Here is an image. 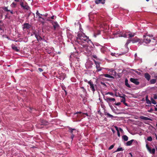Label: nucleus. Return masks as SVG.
<instances>
[{"label": "nucleus", "instance_id": "obj_1", "mask_svg": "<svg viewBox=\"0 0 157 157\" xmlns=\"http://www.w3.org/2000/svg\"><path fill=\"white\" fill-rule=\"evenodd\" d=\"M77 36V41L79 44L82 46L84 51L85 50L87 52H90L89 48H90L89 45L92 44V43L88 37L82 33H79Z\"/></svg>", "mask_w": 157, "mask_h": 157}, {"label": "nucleus", "instance_id": "obj_2", "mask_svg": "<svg viewBox=\"0 0 157 157\" xmlns=\"http://www.w3.org/2000/svg\"><path fill=\"white\" fill-rule=\"evenodd\" d=\"M152 35H144L143 36V39L142 40V41L143 42H144L146 44H148L151 41V37H152Z\"/></svg>", "mask_w": 157, "mask_h": 157}, {"label": "nucleus", "instance_id": "obj_3", "mask_svg": "<svg viewBox=\"0 0 157 157\" xmlns=\"http://www.w3.org/2000/svg\"><path fill=\"white\" fill-rule=\"evenodd\" d=\"M114 35H119V37H123L125 38L127 37V35L125 33H123L120 31V30H117L116 31L114 32L113 33Z\"/></svg>", "mask_w": 157, "mask_h": 157}, {"label": "nucleus", "instance_id": "obj_4", "mask_svg": "<svg viewBox=\"0 0 157 157\" xmlns=\"http://www.w3.org/2000/svg\"><path fill=\"white\" fill-rule=\"evenodd\" d=\"M20 5L22 8L23 9L29 10V7L28 6L27 3L26 2H24L21 0L20 2Z\"/></svg>", "mask_w": 157, "mask_h": 157}, {"label": "nucleus", "instance_id": "obj_5", "mask_svg": "<svg viewBox=\"0 0 157 157\" xmlns=\"http://www.w3.org/2000/svg\"><path fill=\"white\" fill-rule=\"evenodd\" d=\"M31 27V25L28 23H25L23 25L22 29L24 31H26V29H29Z\"/></svg>", "mask_w": 157, "mask_h": 157}, {"label": "nucleus", "instance_id": "obj_6", "mask_svg": "<svg viewBox=\"0 0 157 157\" xmlns=\"http://www.w3.org/2000/svg\"><path fill=\"white\" fill-rule=\"evenodd\" d=\"M87 83L90 85V88H91V90H92L93 92L94 93V92L95 91V89L94 85L93 84V82L90 80V81H88L87 82ZM96 86V85H95V86Z\"/></svg>", "mask_w": 157, "mask_h": 157}, {"label": "nucleus", "instance_id": "obj_7", "mask_svg": "<svg viewBox=\"0 0 157 157\" xmlns=\"http://www.w3.org/2000/svg\"><path fill=\"white\" fill-rule=\"evenodd\" d=\"M51 23L53 25L54 29L55 30H56L59 28V26L56 21H52Z\"/></svg>", "mask_w": 157, "mask_h": 157}, {"label": "nucleus", "instance_id": "obj_8", "mask_svg": "<svg viewBox=\"0 0 157 157\" xmlns=\"http://www.w3.org/2000/svg\"><path fill=\"white\" fill-rule=\"evenodd\" d=\"M131 41L133 43H135L137 42H139L140 43H142V39L138 38L137 37H135L131 40Z\"/></svg>", "mask_w": 157, "mask_h": 157}, {"label": "nucleus", "instance_id": "obj_9", "mask_svg": "<svg viewBox=\"0 0 157 157\" xmlns=\"http://www.w3.org/2000/svg\"><path fill=\"white\" fill-rule=\"evenodd\" d=\"M133 142V144H134L135 145H137V142L136 140H132L130 141H128L126 143V145L127 146H130Z\"/></svg>", "mask_w": 157, "mask_h": 157}, {"label": "nucleus", "instance_id": "obj_10", "mask_svg": "<svg viewBox=\"0 0 157 157\" xmlns=\"http://www.w3.org/2000/svg\"><path fill=\"white\" fill-rule=\"evenodd\" d=\"M130 81L135 84L136 85H138L140 84V82L138 81V79L136 78H131L130 79Z\"/></svg>", "mask_w": 157, "mask_h": 157}, {"label": "nucleus", "instance_id": "obj_11", "mask_svg": "<svg viewBox=\"0 0 157 157\" xmlns=\"http://www.w3.org/2000/svg\"><path fill=\"white\" fill-rule=\"evenodd\" d=\"M95 63L96 65V68L97 69V71L98 72L101 71V67H100L99 63H100L98 62H97L95 60H94Z\"/></svg>", "mask_w": 157, "mask_h": 157}, {"label": "nucleus", "instance_id": "obj_12", "mask_svg": "<svg viewBox=\"0 0 157 157\" xmlns=\"http://www.w3.org/2000/svg\"><path fill=\"white\" fill-rule=\"evenodd\" d=\"M105 100H106L107 102L113 101L114 102L116 100L115 98H109L108 97H106V98L105 99Z\"/></svg>", "mask_w": 157, "mask_h": 157}, {"label": "nucleus", "instance_id": "obj_13", "mask_svg": "<svg viewBox=\"0 0 157 157\" xmlns=\"http://www.w3.org/2000/svg\"><path fill=\"white\" fill-rule=\"evenodd\" d=\"M95 2L96 4H98L101 3L102 4H104L105 2V0H95Z\"/></svg>", "mask_w": 157, "mask_h": 157}, {"label": "nucleus", "instance_id": "obj_14", "mask_svg": "<svg viewBox=\"0 0 157 157\" xmlns=\"http://www.w3.org/2000/svg\"><path fill=\"white\" fill-rule=\"evenodd\" d=\"M40 124L42 125H48V122L45 120H43L40 121Z\"/></svg>", "mask_w": 157, "mask_h": 157}, {"label": "nucleus", "instance_id": "obj_15", "mask_svg": "<svg viewBox=\"0 0 157 157\" xmlns=\"http://www.w3.org/2000/svg\"><path fill=\"white\" fill-rule=\"evenodd\" d=\"M140 118L141 119L145 120L152 121V120L150 118H149L148 117L143 116H140Z\"/></svg>", "mask_w": 157, "mask_h": 157}, {"label": "nucleus", "instance_id": "obj_16", "mask_svg": "<svg viewBox=\"0 0 157 157\" xmlns=\"http://www.w3.org/2000/svg\"><path fill=\"white\" fill-rule=\"evenodd\" d=\"M144 77L148 81L150 79L151 76L147 73L145 74Z\"/></svg>", "mask_w": 157, "mask_h": 157}, {"label": "nucleus", "instance_id": "obj_17", "mask_svg": "<svg viewBox=\"0 0 157 157\" xmlns=\"http://www.w3.org/2000/svg\"><path fill=\"white\" fill-rule=\"evenodd\" d=\"M101 76L106 78H114V77L113 76H111L108 74H103Z\"/></svg>", "mask_w": 157, "mask_h": 157}, {"label": "nucleus", "instance_id": "obj_18", "mask_svg": "<svg viewBox=\"0 0 157 157\" xmlns=\"http://www.w3.org/2000/svg\"><path fill=\"white\" fill-rule=\"evenodd\" d=\"M36 14L37 15V16H38V18H41L42 19L43 21H44V18H43V17H41V16L43 15L42 14H40L38 12V11H37Z\"/></svg>", "mask_w": 157, "mask_h": 157}, {"label": "nucleus", "instance_id": "obj_19", "mask_svg": "<svg viewBox=\"0 0 157 157\" xmlns=\"http://www.w3.org/2000/svg\"><path fill=\"white\" fill-rule=\"evenodd\" d=\"M128 80L127 78H126L125 80V84L126 86L128 88H131V86L129 84L128 82Z\"/></svg>", "mask_w": 157, "mask_h": 157}, {"label": "nucleus", "instance_id": "obj_20", "mask_svg": "<svg viewBox=\"0 0 157 157\" xmlns=\"http://www.w3.org/2000/svg\"><path fill=\"white\" fill-rule=\"evenodd\" d=\"M146 103L147 104H151V102L149 99H148V96L147 95L146 97Z\"/></svg>", "mask_w": 157, "mask_h": 157}, {"label": "nucleus", "instance_id": "obj_21", "mask_svg": "<svg viewBox=\"0 0 157 157\" xmlns=\"http://www.w3.org/2000/svg\"><path fill=\"white\" fill-rule=\"evenodd\" d=\"M12 48L15 50L16 52H18L19 51V49L17 48V47L14 45H12Z\"/></svg>", "mask_w": 157, "mask_h": 157}, {"label": "nucleus", "instance_id": "obj_22", "mask_svg": "<svg viewBox=\"0 0 157 157\" xmlns=\"http://www.w3.org/2000/svg\"><path fill=\"white\" fill-rule=\"evenodd\" d=\"M122 138L124 141H127L128 140V137L125 135L123 136L122 137Z\"/></svg>", "mask_w": 157, "mask_h": 157}, {"label": "nucleus", "instance_id": "obj_23", "mask_svg": "<svg viewBox=\"0 0 157 157\" xmlns=\"http://www.w3.org/2000/svg\"><path fill=\"white\" fill-rule=\"evenodd\" d=\"M150 151H148L150 153L153 154L155 153V148H153L152 149H151V148H150Z\"/></svg>", "mask_w": 157, "mask_h": 157}, {"label": "nucleus", "instance_id": "obj_24", "mask_svg": "<svg viewBox=\"0 0 157 157\" xmlns=\"http://www.w3.org/2000/svg\"><path fill=\"white\" fill-rule=\"evenodd\" d=\"M156 82V80L155 79H152L150 80V83L151 84L155 83Z\"/></svg>", "mask_w": 157, "mask_h": 157}, {"label": "nucleus", "instance_id": "obj_25", "mask_svg": "<svg viewBox=\"0 0 157 157\" xmlns=\"http://www.w3.org/2000/svg\"><path fill=\"white\" fill-rule=\"evenodd\" d=\"M69 132L71 133V135L73 133V131H75V128H72L71 127H69Z\"/></svg>", "mask_w": 157, "mask_h": 157}, {"label": "nucleus", "instance_id": "obj_26", "mask_svg": "<svg viewBox=\"0 0 157 157\" xmlns=\"http://www.w3.org/2000/svg\"><path fill=\"white\" fill-rule=\"evenodd\" d=\"M151 103H152L153 104H156V101L154 100L151 97Z\"/></svg>", "mask_w": 157, "mask_h": 157}, {"label": "nucleus", "instance_id": "obj_27", "mask_svg": "<svg viewBox=\"0 0 157 157\" xmlns=\"http://www.w3.org/2000/svg\"><path fill=\"white\" fill-rule=\"evenodd\" d=\"M17 4L14 2L12 3L11 5V7L13 8H15Z\"/></svg>", "mask_w": 157, "mask_h": 157}, {"label": "nucleus", "instance_id": "obj_28", "mask_svg": "<svg viewBox=\"0 0 157 157\" xmlns=\"http://www.w3.org/2000/svg\"><path fill=\"white\" fill-rule=\"evenodd\" d=\"M105 115L106 116V115L107 116H108V117H110V118H112L113 117V115L110 114L109 113H106L105 114Z\"/></svg>", "mask_w": 157, "mask_h": 157}, {"label": "nucleus", "instance_id": "obj_29", "mask_svg": "<svg viewBox=\"0 0 157 157\" xmlns=\"http://www.w3.org/2000/svg\"><path fill=\"white\" fill-rule=\"evenodd\" d=\"M124 150V149H123L122 147H120L118 148L117 149V150L115 151V152L119 151H123Z\"/></svg>", "mask_w": 157, "mask_h": 157}, {"label": "nucleus", "instance_id": "obj_30", "mask_svg": "<svg viewBox=\"0 0 157 157\" xmlns=\"http://www.w3.org/2000/svg\"><path fill=\"white\" fill-rule=\"evenodd\" d=\"M135 35V34L133 33L132 34V33H129L128 34L129 36V38L132 37H133Z\"/></svg>", "mask_w": 157, "mask_h": 157}, {"label": "nucleus", "instance_id": "obj_31", "mask_svg": "<svg viewBox=\"0 0 157 157\" xmlns=\"http://www.w3.org/2000/svg\"><path fill=\"white\" fill-rule=\"evenodd\" d=\"M36 39L37 40L39 41L41 40H42V38L40 36H39Z\"/></svg>", "mask_w": 157, "mask_h": 157}, {"label": "nucleus", "instance_id": "obj_32", "mask_svg": "<svg viewBox=\"0 0 157 157\" xmlns=\"http://www.w3.org/2000/svg\"><path fill=\"white\" fill-rule=\"evenodd\" d=\"M110 94V95H111L113 96H114V94L112 92H108L105 94L106 95H107V94Z\"/></svg>", "mask_w": 157, "mask_h": 157}, {"label": "nucleus", "instance_id": "obj_33", "mask_svg": "<svg viewBox=\"0 0 157 157\" xmlns=\"http://www.w3.org/2000/svg\"><path fill=\"white\" fill-rule=\"evenodd\" d=\"M147 140L149 141H151L152 140V139L151 136L148 137L147 139Z\"/></svg>", "mask_w": 157, "mask_h": 157}, {"label": "nucleus", "instance_id": "obj_34", "mask_svg": "<svg viewBox=\"0 0 157 157\" xmlns=\"http://www.w3.org/2000/svg\"><path fill=\"white\" fill-rule=\"evenodd\" d=\"M115 145V144H114L113 145H111L109 148V150H110L113 149Z\"/></svg>", "mask_w": 157, "mask_h": 157}, {"label": "nucleus", "instance_id": "obj_35", "mask_svg": "<svg viewBox=\"0 0 157 157\" xmlns=\"http://www.w3.org/2000/svg\"><path fill=\"white\" fill-rule=\"evenodd\" d=\"M3 9L6 11L9 12V10L8 9L7 7H5L3 8Z\"/></svg>", "mask_w": 157, "mask_h": 157}, {"label": "nucleus", "instance_id": "obj_36", "mask_svg": "<svg viewBox=\"0 0 157 157\" xmlns=\"http://www.w3.org/2000/svg\"><path fill=\"white\" fill-rule=\"evenodd\" d=\"M79 114V115H80V116H82V115H83V113H82L81 112H77L75 114Z\"/></svg>", "mask_w": 157, "mask_h": 157}, {"label": "nucleus", "instance_id": "obj_37", "mask_svg": "<svg viewBox=\"0 0 157 157\" xmlns=\"http://www.w3.org/2000/svg\"><path fill=\"white\" fill-rule=\"evenodd\" d=\"M121 102H123V103H124L125 102V98H124L123 99H122L121 100Z\"/></svg>", "mask_w": 157, "mask_h": 157}, {"label": "nucleus", "instance_id": "obj_38", "mask_svg": "<svg viewBox=\"0 0 157 157\" xmlns=\"http://www.w3.org/2000/svg\"><path fill=\"white\" fill-rule=\"evenodd\" d=\"M146 148L147 149V150L148 151H150V147H149V146H148V145L147 144L146 145Z\"/></svg>", "mask_w": 157, "mask_h": 157}, {"label": "nucleus", "instance_id": "obj_39", "mask_svg": "<svg viewBox=\"0 0 157 157\" xmlns=\"http://www.w3.org/2000/svg\"><path fill=\"white\" fill-rule=\"evenodd\" d=\"M34 34L35 35V37H36V38H37V37H38L39 36L36 33H34Z\"/></svg>", "mask_w": 157, "mask_h": 157}, {"label": "nucleus", "instance_id": "obj_40", "mask_svg": "<svg viewBox=\"0 0 157 157\" xmlns=\"http://www.w3.org/2000/svg\"><path fill=\"white\" fill-rule=\"evenodd\" d=\"M154 99H157V95L156 94H154L153 97Z\"/></svg>", "mask_w": 157, "mask_h": 157}, {"label": "nucleus", "instance_id": "obj_41", "mask_svg": "<svg viewBox=\"0 0 157 157\" xmlns=\"http://www.w3.org/2000/svg\"><path fill=\"white\" fill-rule=\"evenodd\" d=\"M38 70L40 72H42L43 71V70L40 68H39Z\"/></svg>", "mask_w": 157, "mask_h": 157}, {"label": "nucleus", "instance_id": "obj_42", "mask_svg": "<svg viewBox=\"0 0 157 157\" xmlns=\"http://www.w3.org/2000/svg\"><path fill=\"white\" fill-rule=\"evenodd\" d=\"M121 104V103L120 102H118L117 103H115V104L116 105H120Z\"/></svg>", "mask_w": 157, "mask_h": 157}, {"label": "nucleus", "instance_id": "obj_43", "mask_svg": "<svg viewBox=\"0 0 157 157\" xmlns=\"http://www.w3.org/2000/svg\"><path fill=\"white\" fill-rule=\"evenodd\" d=\"M92 56L93 58L95 59H97V56L95 55H92Z\"/></svg>", "mask_w": 157, "mask_h": 157}, {"label": "nucleus", "instance_id": "obj_44", "mask_svg": "<svg viewBox=\"0 0 157 157\" xmlns=\"http://www.w3.org/2000/svg\"><path fill=\"white\" fill-rule=\"evenodd\" d=\"M74 137V135L73 134H72L71 136V138L72 139V140H73Z\"/></svg>", "mask_w": 157, "mask_h": 157}, {"label": "nucleus", "instance_id": "obj_45", "mask_svg": "<svg viewBox=\"0 0 157 157\" xmlns=\"http://www.w3.org/2000/svg\"><path fill=\"white\" fill-rule=\"evenodd\" d=\"M50 19H51L50 17H48V19L47 20H48V21H50V22H51H51H52V21H52V20H51Z\"/></svg>", "mask_w": 157, "mask_h": 157}, {"label": "nucleus", "instance_id": "obj_46", "mask_svg": "<svg viewBox=\"0 0 157 157\" xmlns=\"http://www.w3.org/2000/svg\"><path fill=\"white\" fill-rule=\"evenodd\" d=\"M117 135L118 136L120 137V134L119 132V131H117Z\"/></svg>", "mask_w": 157, "mask_h": 157}, {"label": "nucleus", "instance_id": "obj_47", "mask_svg": "<svg viewBox=\"0 0 157 157\" xmlns=\"http://www.w3.org/2000/svg\"><path fill=\"white\" fill-rule=\"evenodd\" d=\"M153 111V110L152 109H151L150 110H148V111L149 112L151 113Z\"/></svg>", "mask_w": 157, "mask_h": 157}, {"label": "nucleus", "instance_id": "obj_48", "mask_svg": "<svg viewBox=\"0 0 157 157\" xmlns=\"http://www.w3.org/2000/svg\"><path fill=\"white\" fill-rule=\"evenodd\" d=\"M126 96V95H125V94H123V96H121V97H120V98H122V99H123L124 98H125V96Z\"/></svg>", "mask_w": 157, "mask_h": 157}, {"label": "nucleus", "instance_id": "obj_49", "mask_svg": "<svg viewBox=\"0 0 157 157\" xmlns=\"http://www.w3.org/2000/svg\"><path fill=\"white\" fill-rule=\"evenodd\" d=\"M114 127L116 130L117 131V132L119 131L118 128L117 126H115Z\"/></svg>", "mask_w": 157, "mask_h": 157}, {"label": "nucleus", "instance_id": "obj_50", "mask_svg": "<svg viewBox=\"0 0 157 157\" xmlns=\"http://www.w3.org/2000/svg\"><path fill=\"white\" fill-rule=\"evenodd\" d=\"M9 12H10L11 14H13V13H14V12H13V10H9Z\"/></svg>", "mask_w": 157, "mask_h": 157}, {"label": "nucleus", "instance_id": "obj_51", "mask_svg": "<svg viewBox=\"0 0 157 157\" xmlns=\"http://www.w3.org/2000/svg\"><path fill=\"white\" fill-rule=\"evenodd\" d=\"M130 41H131V40H127V42H126V44H129V43H130Z\"/></svg>", "mask_w": 157, "mask_h": 157}, {"label": "nucleus", "instance_id": "obj_52", "mask_svg": "<svg viewBox=\"0 0 157 157\" xmlns=\"http://www.w3.org/2000/svg\"><path fill=\"white\" fill-rule=\"evenodd\" d=\"M100 34V31L99 30H98L97 32V35H99Z\"/></svg>", "mask_w": 157, "mask_h": 157}, {"label": "nucleus", "instance_id": "obj_53", "mask_svg": "<svg viewBox=\"0 0 157 157\" xmlns=\"http://www.w3.org/2000/svg\"><path fill=\"white\" fill-rule=\"evenodd\" d=\"M54 17H55L53 15L50 18L51 19H54Z\"/></svg>", "mask_w": 157, "mask_h": 157}, {"label": "nucleus", "instance_id": "obj_54", "mask_svg": "<svg viewBox=\"0 0 157 157\" xmlns=\"http://www.w3.org/2000/svg\"><path fill=\"white\" fill-rule=\"evenodd\" d=\"M121 94L119 93H118V96L120 97L121 96Z\"/></svg>", "mask_w": 157, "mask_h": 157}, {"label": "nucleus", "instance_id": "obj_55", "mask_svg": "<svg viewBox=\"0 0 157 157\" xmlns=\"http://www.w3.org/2000/svg\"><path fill=\"white\" fill-rule=\"evenodd\" d=\"M101 84H103V85H104L105 86H106L105 84V83H103L102 82H101Z\"/></svg>", "mask_w": 157, "mask_h": 157}, {"label": "nucleus", "instance_id": "obj_56", "mask_svg": "<svg viewBox=\"0 0 157 157\" xmlns=\"http://www.w3.org/2000/svg\"><path fill=\"white\" fill-rule=\"evenodd\" d=\"M155 77L157 78V73L155 75Z\"/></svg>", "mask_w": 157, "mask_h": 157}, {"label": "nucleus", "instance_id": "obj_57", "mask_svg": "<svg viewBox=\"0 0 157 157\" xmlns=\"http://www.w3.org/2000/svg\"><path fill=\"white\" fill-rule=\"evenodd\" d=\"M125 105L128 106V104L126 103L125 102L124 103Z\"/></svg>", "mask_w": 157, "mask_h": 157}, {"label": "nucleus", "instance_id": "obj_58", "mask_svg": "<svg viewBox=\"0 0 157 157\" xmlns=\"http://www.w3.org/2000/svg\"><path fill=\"white\" fill-rule=\"evenodd\" d=\"M155 110L156 111H157V108L156 107H155Z\"/></svg>", "mask_w": 157, "mask_h": 157}, {"label": "nucleus", "instance_id": "obj_59", "mask_svg": "<svg viewBox=\"0 0 157 157\" xmlns=\"http://www.w3.org/2000/svg\"><path fill=\"white\" fill-rule=\"evenodd\" d=\"M16 2H19V0H14Z\"/></svg>", "mask_w": 157, "mask_h": 157}, {"label": "nucleus", "instance_id": "obj_60", "mask_svg": "<svg viewBox=\"0 0 157 157\" xmlns=\"http://www.w3.org/2000/svg\"><path fill=\"white\" fill-rule=\"evenodd\" d=\"M119 129L121 131H123L122 129L121 128H120Z\"/></svg>", "mask_w": 157, "mask_h": 157}, {"label": "nucleus", "instance_id": "obj_61", "mask_svg": "<svg viewBox=\"0 0 157 157\" xmlns=\"http://www.w3.org/2000/svg\"><path fill=\"white\" fill-rule=\"evenodd\" d=\"M129 154H130V155H131V157H132V153H129Z\"/></svg>", "mask_w": 157, "mask_h": 157}, {"label": "nucleus", "instance_id": "obj_62", "mask_svg": "<svg viewBox=\"0 0 157 157\" xmlns=\"http://www.w3.org/2000/svg\"><path fill=\"white\" fill-rule=\"evenodd\" d=\"M155 137L156 138V139L157 140V135L156 134H155Z\"/></svg>", "mask_w": 157, "mask_h": 157}, {"label": "nucleus", "instance_id": "obj_63", "mask_svg": "<svg viewBox=\"0 0 157 157\" xmlns=\"http://www.w3.org/2000/svg\"><path fill=\"white\" fill-rule=\"evenodd\" d=\"M111 55L112 56H114V54H113V53H111Z\"/></svg>", "mask_w": 157, "mask_h": 157}, {"label": "nucleus", "instance_id": "obj_64", "mask_svg": "<svg viewBox=\"0 0 157 157\" xmlns=\"http://www.w3.org/2000/svg\"><path fill=\"white\" fill-rule=\"evenodd\" d=\"M0 29L2 31H3V30L1 28H0Z\"/></svg>", "mask_w": 157, "mask_h": 157}]
</instances>
